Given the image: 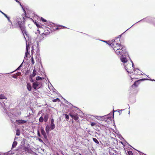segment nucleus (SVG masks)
Instances as JSON below:
<instances>
[{"mask_svg":"<svg viewBox=\"0 0 155 155\" xmlns=\"http://www.w3.org/2000/svg\"><path fill=\"white\" fill-rule=\"evenodd\" d=\"M50 128L51 130L54 129L55 128V125L54 123H51Z\"/></svg>","mask_w":155,"mask_h":155,"instance_id":"obj_18","label":"nucleus"},{"mask_svg":"<svg viewBox=\"0 0 155 155\" xmlns=\"http://www.w3.org/2000/svg\"><path fill=\"white\" fill-rule=\"evenodd\" d=\"M105 117H106V118H108V119H110L111 118V117H109V116H105Z\"/></svg>","mask_w":155,"mask_h":155,"instance_id":"obj_43","label":"nucleus"},{"mask_svg":"<svg viewBox=\"0 0 155 155\" xmlns=\"http://www.w3.org/2000/svg\"><path fill=\"white\" fill-rule=\"evenodd\" d=\"M20 134V131L19 130L17 129L16 130V135L17 136H19Z\"/></svg>","mask_w":155,"mask_h":155,"instance_id":"obj_29","label":"nucleus"},{"mask_svg":"<svg viewBox=\"0 0 155 155\" xmlns=\"http://www.w3.org/2000/svg\"><path fill=\"white\" fill-rule=\"evenodd\" d=\"M91 126L93 127L96 125V123L95 122H91Z\"/></svg>","mask_w":155,"mask_h":155,"instance_id":"obj_33","label":"nucleus"},{"mask_svg":"<svg viewBox=\"0 0 155 155\" xmlns=\"http://www.w3.org/2000/svg\"><path fill=\"white\" fill-rule=\"evenodd\" d=\"M143 20H144H144H144V19L141 20H140V21H138V22H140V21H143Z\"/></svg>","mask_w":155,"mask_h":155,"instance_id":"obj_48","label":"nucleus"},{"mask_svg":"<svg viewBox=\"0 0 155 155\" xmlns=\"http://www.w3.org/2000/svg\"><path fill=\"white\" fill-rule=\"evenodd\" d=\"M42 86L41 82L36 81L32 84V87L35 90L40 88Z\"/></svg>","mask_w":155,"mask_h":155,"instance_id":"obj_6","label":"nucleus"},{"mask_svg":"<svg viewBox=\"0 0 155 155\" xmlns=\"http://www.w3.org/2000/svg\"><path fill=\"white\" fill-rule=\"evenodd\" d=\"M150 80L151 81H155V80H154V79H150Z\"/></svg>","mask_w":155,"mask_h":155,"instance_id":"obj_50","label":"nucleus"},{"mask_svg":"<svg viewBox=\"0 0 155 155\" xmlns=\"http://www.w3.org/2000/svg\"><path fill=\"white\" fill-rule=\"evenodd\" d=\"M27 88L28 90L29 91H31V84L29 83H28L27 84Z\"/></svg>","mask_w":155,"mask_h":155,"instance_id":"obj_15","label":"nucleus"},{"mask_svg":"<svg viewBox=\"0 0 155 155\" xmlns=\"http://www.w3.org/2000/svg\"><path fill=\"white\" fill-rule=\"evenodd\" d=\"M20 68L21 67H20L19 66L18 68L15 70V71H18V70H20Z\"/></svg>","mask_w":155,"mask_h":155,"instance_id":"obj_42","label":"nucleus"},{"mask_svg":"<svg viewBox=\"0 0 155 155\" xmlns=\"http://www.w3.org/2000/svg\"><path fill=\"white\" fill-rule=\"evenodd\" d=\"M3 15L6 18H7L8 17V16L5 13Z\"/></svg>","mask_w":155,"mask_h":155,"instance_id":"obj_44","label":"nucleus"},{"mask_svg":"<svg viewBox=\"0 0 155 155\" xmlns=\"http://www.w3.org/2000/svg\"><path fill=\"white\" fill-rule=\"evenodd\" d=\"M14 23L16 26V27H19L23 34L24 33L26 36H27V32L25 29L24 27L22 25L23 22L21 19L19 17H17L15 19L14 21Z\"/></svg>","mask_w":155,"mask_h":155,"instance_id":"obj_3","label":"nucleus"},{"mask_svg":"<svg viewBox=\"0 0 155 155\" xmlns=\"http://www.w3.org/2000/svg\"><path fill=\"white\" fill-rule=\"evenodd\" d=\"M46 24L47 25L50 27L53 26L54 25V23L52 22H50V21H48L46 23Z\"/></svg>","mask_w":155,"mask_h":155,"instance_id":"obj_14","label":"nucleus"},{"mask_svg":"<svg viewBox=\"0 0 155 155\" xmlns=\"http://www.w3.org/2000/svg\"><path fill=\"white\" fill-rule=\"evenodd\" d=\"M17 137H15V139H14V140H16V139H17Z\"/></svg>","mask_w":155,"mask_h":155,"instance_id":"obj_53","label":"nucleus"},{"mask_svg":"<svg viewBox=\"0 0 155 155\" xmlns=\"http://www.w3.org/2000/svg\"><path fill=\"white\" fill-rule=\"evenodd\" d=\"M21 73L20 72H18L17 73V75L20 76L21 75Z\"/></svg>","mask_w":155,"mask_h":155,"instance_id":"obj_35","label":"nucleus"},{"mask_svg":"<svg viewBox=\"0 0 155 155\" xmlns=\"http://www.w3.org/2000/svg\"><path fill=\"white\" fill-rule=\"evenodd\" d=\"M79 155H82L81 153H79Z\"/></svg>","mask_w":155,"mask_h":155,"instance_id":"obj_59","label":"nucleus"},{"mask_svg":"<svg viewBox=\"0 0 155 155\" xmlns=\"http://www.w3.org/2000/svg\"><path fill=\"white\" fill-rule=\"evenodd\" d=\"M24 38H25V40H26V42H27L26 39V38L25 37V35H24Z\"/></svg>","mask_w":155,"mask_h":155,"instance_id":"obj_51","label":"nucleus"},{"mask_svg":"<svg viewBox=\"0 0 155 155\" xmlns=\"http://www.w3.org/2000/svg\"><path fill=\"white\" fill-rule=\"evenodd\" d=\"M36 80L37 81H38V80H42L43 79H44V78H41L40 77H39V76H38V77H37L36 78Z\"/></svg>","mask_w":155,"mask_h":155,"instance_id":"obj_24","label":"nucleus"},{"mask_svg":"<svg viewBox=\"0 0 155 155\" xmlns=\"http://www.w3.org/2000/svg\"><path fill=\"white\" fill-rule=\"evenodd\" d=\"M70 115L73 119L75 120H77L78 119L79 117L78 116V114H74L72 113H71L70 114Z\"/></svg>","mask_w":155,"mask_h":155,"instance_id":"obj_8","label":"nucleus"},{"mask_svg":"<svg viewBox=\"0 0 155 155\" xmlns=\"http://www.w3.org/2000/svg\"><path fill=\"white\" fill-rule=\"evenodd\" d=\"M35 24L37 26L38 28H41V24H39L38 23H37V22L36 21L35 22Z\"/></svg>","mask_w":155,"mask_h":155,"instance_id":"obj_25","label":"nucleus"},{"mask_svg":"<svg viewBox=\"0 0 155 155\" xmlns=\"http://www.w3.org/2000/svg\"><path fill=\"white\" fill-rule=\"evenodd\" d=\"M62 27L63 28H66L64 26H62Z\"/></svg>","mask_w":155,"mask_h":155,"instance_id":"obj_52","label":"nucleus"},{"mask_svg":"<svg viewBox=\"0 0 155 155\" xmlns=\"http://www.w3.org/2000/svg\"><path fill=\"white\" fill-rule=\"evenodd\" d=\"M58 29H59V28L57 27V28H55V29L54 28L53 30H54V31H56V30H58Z\"/></svg>","mask_w":155,"mask_h":155,"instance_id":"obj_45","label":"nucleus"},{"mask_svg":"<svg viewBox=\"0 0 155 155\" xmlns=\"http://www.w3.org/2000/svg\"><path fill=\"white\" fill-rule=\"evenodd\" d=\"M48 118V114H47L45 115L44 116V121L45 122H46Z\"/></svg>","mask_w":155,"mask_h":155,"instance_id":"obj_17","label":"nucleus"},{"mask_svg":"<svg viewBox=\"0 0 155 155\" xmlns=\"http://www.w3.org/2000/svg\"><path fill=\"white\" fill-rule=\"evenodd\" d=\"M17 144V142H16V141H14L12 144V148H14L16 146Z\"/></svg>","mask_w":155,"mask_h":155,"instance_id":"obj_19","label":"nucleus"},{"mask_svg":"<svg viewBox=\"0 0 155 155\" xmlns=\"http://www.w3.org/2000/svg\"><path fill=\"white\" fill-rule=\"evenodd\" d=\"M98 117V116H96V118H97V117ZM97 119H98V118H97Z\"/></svg>","mask_w":155,"mask_h":155,"instance_id":"obj_58","label":"nucleus"},{"mask_svg":"<svg viewBox=\"0 0 155 155\" xmlns=\"http://www.w3.org/2000/svg\"><path fill=\"white\" fill-rule=\"evenodd\" d=\"M50 129H51L50 127H49L48 125L46 126V127L45 130H46V131L47 133H49Z\"/></svg>","mask_w":155,"mask_h":155,"instance_id":"obj_16","label":"nucleus"},{"mask_svg":"<svg viewBox=\"0 0 155 155\" xmlns=\"http://www.w3.org/2000/svg\"><path fill=\"white\" fill-rule=\"evenodd\" d=\"M12 152H11V154H13L14 153H12Z\"/></svg>","mask_w":155,"mask_h":155,"instance_id":"obj_55","label":"nucleus"},{"mask_svg":"<svg viewBox=\"0 0 155 155\" xmlns=\"http://www.w3.org/2000/svg\"><path fill=\"white\" fill-rule=\"evenodd\" d=\"M10 22L11 23V24L12 25V22L11 21V22Z\"/></svg>","mask_w":155,"mask_h":155,"instance_id":"obj_56","label":"nucleus"},{"mask_svg":"<svg viewBox=\"0 0 155 155\" xmlns=\"http://www.w3.org/2000/svg\"><path fill=\"white\" fill-rule=\"evenodd\" d=\"M0 12L3 14V15H4L5 13H4V12H2V11H1V10H0Z\"/></svg>","mask_w":155,"mask_h":155,"instance_id":"obj_46","label":"nucleus"},{"mask_svg":"<svg viewBox=\"0 0 155 155\" xmlns=\"http://www.w3.org/2000/svg\"><path fill=\"white\" fill-rule=\"evenodd\" d=\"M44 37L42 35H39L36 38L37 41L40 42L44 39Z\"/></svg>","mask_w":155,"mask_h":155,"instance_id":"obj_9","label":"nucleus"},{"mask_svg":"<svg viewBox=\"0 0 155 155\" xmlns=\"http://www.w3.org/2000/svg\"><path fill=\"white\" fill-rule=\"evenodd\" d=\"M41 20L43 22H45L47 21L45 19H44L42 17H41Z\"/></svg>","mask_w":155,"mask_h":155,"instance_id":"obj_32","label":"nucleus"},{"mask_svg":"<svg viewBox=\"0 0 155 155\" xmlns=\"http://www.w3.org/2000/svg\"><path fill=\"white\" fill-rule=\"evenodd\" d=\"M115 53L118 55H121V56L124 55L125 56H129L128 53L127 52L125 47L120 49L119 50H117L115 51Z\"/></svg>","mask_w":155,"mask_h":155,"instance_id":"obj_4","label":"nucleus"},{"mask_svg":"<svg viewBox=\"0 0 155 155\" xmlns=\"http://www.w3.org/2000/svg\"><path fill=\"white\" fill-rule=\"evenodd\" d=\"M93 141L97 144H99V142L98 140L95 138H93Z\"/></svg>","mask_w":155,"mask_h":155,"instance_id":"obj_22","label":"nucleus"},{"mask_svg":"<svg viewBox=\"0 0 155 155\" xmlns=\"http://www.w3.org/2000/svg\"><path fill=\"white\" fill-rule=\"evenodd\" d=\"M54 120L53 118H52L51 120V123H54Z\"/></svg>","mask_w":155,"mask_h":155,"instance_id":"obj_39","label":"nucleus"},{"mask_svg":"<svg viewBox=\"0 0 155 155\" xmlns=\"http://www.w3.org/2000/svg\"><path fill=\"white\" fill-rule=\"evenodd\" d=\"M39 49L38 48V49L37 50V51H36V54H37V55H38V54L39 55Z\"/></svg>","mask_w":155,"mask_h":155,"instance_id":"obj_37","label":"nucleus"},{"mask_svg":"<svg viewBox=\"0 0 155 155\" xmlns=\"http://www.w3.org/2000/svg\"><path fill=\"white\" fill-rule=\"evenodd\" d=\"M64 100H65L66 101V103L68 104V105H71V106H72V104H70V103H69L65 99H64Z\"/></svg>","mask_w":155,"mask_h":155,"instance_id":"obj_34","label":"nucleus"},{"mask_svg":"<svg viewBox=\"0 0 155 155\" xmlns=\"http://www.w3.org/2000/svg\"><path fill=\"white\" fill-rule=\"evenodd\" d=\"M31 62L32 64H34L35 63V61H34V58H33V57L32 56L31 57Z\"/></svg>","mask_w":155,"mask_h":155,"instance_id":"obj_30","label":"nucleus"},{"mask_svg":"<svg viewBox=\"0 0 155 155\" xmlns=\"http://www.w3.org/2000/svg\"><path fill=\"white\" fill-rule=\"evenodd\" d=\"M38 33H39L40 31H39V30H38Z\"/></svg>","mask_w":155,"mask_h":155,"instance_id":"obj_60","label":"nucleus"},{"mask_svg":"<svg viewBox=\"0 0 155 155\" xmlns=\"http://www.w3.org/2000/svg\"><path fill=\"white\" fill-rule=\"evenodd\" d=\"M53 101L54 102H56L57 101L59 102L60 101V100L58 98H57L56 99L53 100Z\"/></svg>","mask_w":155,"mask_h":155,"instance_id":"obj_28","label":"nucleus"},{"mask_svg":"<svg viewBox=\"0 0 155 155\" xmlns=\"http://www.w3.org/2000/svg\"><path fill=\"white\" fill-rule=\"evenodd\" d=\"M38 135L39 137H41L40 134V132L39 130L38 131Z\"/></svg>","mask_w":155,"mask_h":155,"instance_id":"obj_36","label":"nucleus"},{"mask_svg":"<svg viewBox=\"0 0 155 155\" xmlns=\"http://www.w3.org/2000/svg\"><path fill=\"white\" fill-rule=\"evenodd\" d=\"M22 63L19 66L21 68L22 67Z\"/></svg>","mask_w":155,"mask_h":155,"instance_id":"obj_47","label":"nucleus"},{"mask_svg":"<svg viewBox=\"0 0 155 155\" xmlns=\"http://www.w3.org/2000/svg\"><path fill=\"white\" fill-rule=\"evenodd\" d=\"M36 60L37 62L38 63H41V59L39 55L38 54L36 55L35 57Z\"/></svg>","mask_w":155,"mask_h":155,"instance_id":"obj_11","label":"nucleus"},{"mask_svg":"<svg viewBox=\"0 0 155 155\" xmlns=\"http://www.w3.org/2000/svg\"><path fill=\"white\" fill-rule=\"evenodd\" d=\"M7 97L4 95L3 94H1L0 95V104L1 105L2 107L4 109L3 111L6 113L8 114L9 117L10 118L11 121L12 123H15V122L13 120V119H16V116L12 113H8V112H7V109L9 107L8 105L6 104L5 103V101H3V99H7Z\"/></svg>","mask_w":155,"mask_h":155,"instance_id":"obj_1","label":"nucleus"},{"mask_svg":"<svg viewBox=\"0 0 155 155\" xmlns=\"http://www.w3.org/2000/svg\"><path fill=\"white\" fill-rule=\"evenodd\" d=\"M121 61L124 63H126L127 61V60L126 58L124 57V56H121L120 58Z\"/></svg>","mask_w":155,"mask_h":155,"instance_id":"obj_12","label":"nucleus"},{"mask_svg":"<svg viewBox=\"0 0 155 155\" xmlns=\"http://www.w3.org/2000/svg\"><path fill=\"white\" fill-rule=\"evenodd\" d=\"M8 152H7V153H6V155H7V154H8Z\"/></svg>","mask_w":155,"mask_h":155,"instance_id":"obj_57","label":"nucleus"},{"mask_svg":"<svg viewBox=\"0 0 155 155\" xmlns=\"http://www.w3.org/2000/svg\"><path fill=\"white\" fill-rule=\"evenodd\" d=\"M29 51H26L25 57L27 58L28 57L29 53Z\"/></svg>","mask_w":155,"mask_h":155,"instance_id":"obj_26","label":"nucleus"},{"mask_svg":"<svg viewBox=\"0 0 155 155\" xmlns=\"http://www.w3.org/2000/svg\"><path fill=\"white\" fill-rule=\"evenodd\" d=\"M131 27H130L128 28V29H129Z\"/></svg>","mask_w":155,"mask_h":155,"instance_id":"obj_64","label":"nucleus"},{"mask_svg":"<svg viewBox=\"0 0 155 155\" xmlns=\"http://www.w3.org/2000/svg\"><path fill=\"white\" fill-rule=\"evenodd\" d=\"M15 1L16 2L20 4L21 6L22 7V9L23 10L24 12L25 13V14L26 13H25V10L24 8H23L22 5H21V3H20V2L19 1H18V0H15Z\"/></svg>","mask_w":155,"mask_h":155,"instance_id":"obj_21","label":"nucleus"},{"mask_svg":"<svg viewBox=\"0 0 155 155\" xmlns=\"http://www.w3.org/2000/svg\"><path fill=\"white\" fill-rule=\"evenodd\" d=\"M102 41L107 43L109 45L111 46L113 48L114 50L115 51H117V50H119L120 49H123V48L125 47L124 45H121L120 44H118L117 42H116L114 40H112L111 42L103 40Z\"/></svg>","mask_w":155,"mask_h":155,"instance_id":"obj_2","label":"nucleus"},{"mask_svg":"<svg viewBox=\"0 0 155 155\" xmlns=\"http://www.w3.org/2000/svg\"><path fill=\"white\" fill-rule=\"evenodd\" d=\"M7 18V19L8 20L9 22H11V21L10 20V18L8 16V18Z\"/></svg>","mask_w":155,"mask_h":155,"instance_id":"obj_40","label":"nucleus"},{"mask_svg":"<svg viewBox=\"0 0 155 155\" xmlns=\"http://www.w3.org/2000/svg\"><path fill=\"white\" fill-rule=\"evenodd\" d=\"M32 48H33V47H32ZM33 50H34V49H33V48H32V50H31V53H33Z\"/></svg>","mask_w":155,"mask_h":155,"instance_id":"obj_49","label":"nucleus"},{"mask_svg":"<svg viewBox=\"0 0 155 155\" xmlns=\"http://www.w3.org/2000/svg\"><path fill=\"white\" fill-rule=\"evenodd\" d=\"M29 48H30L29 45V44L27 45V43H26V51H28V50H29Z\"/></svg>","mask_w":155,"mask_h":155,"instance_id":"obj_27","label":"nucleus"},{"mask_svg":"<svg viewBox=\"0 0 155 155\" xmlns=\"http://www.w3.org/2000/svg\"><path fill=\"white\" fill-rule=\"evenodd\" d=\"M119 36H120V37H117V38H119L121 36V35H119Z\"/></svg>","mask_w":155,"mask_h":155,"instance_id":"obj_54","label":"nucleus"},{"mask_svg":"<svg viewBox=\"0 0 155 155\" xmlns=\"http://www.w3.org/2000/svg\"><path fill=\"white\" fill-rule=\"evenodd\" d=\"M131 27H130L128 28V29H129Z\"/></svg>","mask_w":155,"mask_h":155,"instance_id":"obj_63","label":"nucleus"},{"mask_svg":"<svg viewBox=\"0 0 155 155\" xmlns=\"http://www.w3.org/2000/svg\"><path fill=\"white\" fill-rule=\"evenodd\" d=\"M41 134L42 135H43L44 137L45 138H46L47 137V136L44 130V128L42 127H41Z\"/></svg>","mask_w":155,"mask_h":155,"instance_id":"obj_10","label":"nucleus"},{"mask_svg":"<svg viewBox=\"0 0 155 155\" xmlns=\"http://www.w3.org/2000/svg\"><path fill=\"white\" fill-rule=\"evenodd\" d=\"M40 140V141H42V140H41V139H40V140Z\"/></svg>","mask_w":155,"mask_h":155,"instance_id":"obj_61","label":"nucleus"},{"mask_svg":"<svg viewBox=\"0 0 155 155\" xmlns=\"http://www.w3.org/2000/svg\"><path fill=\"white\" fill-rule=\"evenodd\" d=\"M65 118L67 119H69V116L67 114H65Z\"/></svg>","mask_w":155,"mask_h":155,"instance_id":"obj_38","label":"nucleus"},{"mask_svg":"<svg viewBox=\"0 0 155 155\" xmlns=\"http://www.w3.org/2000/svg\"><path fill=\"white\" fill-rule=\"evenodd\" d=\"M12 77L14 78H17V75H14L12 76Z\"/></svg>","mask_w":155,"mask_h":155,"instance_id":"obj_41","label":"nucleus"},{"mask_svg":"<svg viewBox=\"0 0 155 155\" xmlns=\"http://www.w3.org/2000/svg\"><path fill=\"white\" fill-rule=\"evenodd\" d=\"M139 81H137L134 82V84H133L132 86H134L137 87V86L138 84V82Z\"/></svg>","mask_w":155,"mask_h":155,"instance_id":"obj_20","label":"nucleus"},{"mask_svg":"<svg viewBox=\"0 0 155 155\" xmlns=\"http://www.w3.org/2000/svg\"><path fill=\"white\" fill-rule=\"evenodd\" d=\"M131 61L132 63V67H131V65L130 64H127V66H126L125 65H124V68L127 71V72L129 73H133V72L132 70V69H133L134 70V71H136V69H134V64L133 63L132 60H131Z\"/></svg>","mask_w":155,"mask_h":155,"instance_id":"obj_5","label":"nucleus"},{"mask_svg":"<svg viewBox=\"0 0 155 155\" xmlns=\"http://www.w3.org/2000/svg\"><path fill=\"white\" fill-rule=\"evenodd\" d=\"M39 120L40 122H42L44 120L43 117L42 116L40 117L39 119Z\"/></svg>","mask_w":155,"mask_h":155,"instance_id":"obj_23","label":"nucleus"},{"mask_svg":"<svg viewBox=\"0 0 155 155\" xmlns=\"http://www.w3.org/2000/svg\"><path fill=\"white\" fill-rule=\"evenodd\" d=\"M131 27H130L128 28V29H129Z\"/></svg>","mask_w":155,"mask_h":155,"instance_id":"obj_62","label":"nucleus"},{"mask_svg":"<svg viewBox=\"0 0 155 155\" xmlns=\"http://www.w3.org/2000/svg\"><path fill=\"white\" fill-rule=\"evenodd\" d=\"M128 155H133L132 152L131 151H129L127 152Z\"/></svg>","mask_w":155,"mask_h":155,"instance_id":"obj_31","label":"nucleus"},{"mask_svg":"<svg viewBox=\"0 0 155 155\" xmlns=\"http://www.w3.org/2000/svg\"><path fill=\"white\" fill-rule=\"evenodd\" d=\"M15 122L18 125L23 124L26 123L27 122V121L22 120H16Z\"/></svg>","mask_w":155,"mask_h":155,"instance_id":"obj_7","label":"nucleus"},{"mask_svg":"<svg viewBox=\"0 0 155 155\" xmlns=\"http://www.w3.org/2000/svg\"><path fill=\"white\" fill-rule=\"evenodd\" d=\"M36 71L35 69L33 71V74L30 75V78H32L34 77L36 74Z\"/></svg>","mask_w":155,"mask_h":155,"instance_id":"obj_13","label":"nucleus"}]
</instances>
